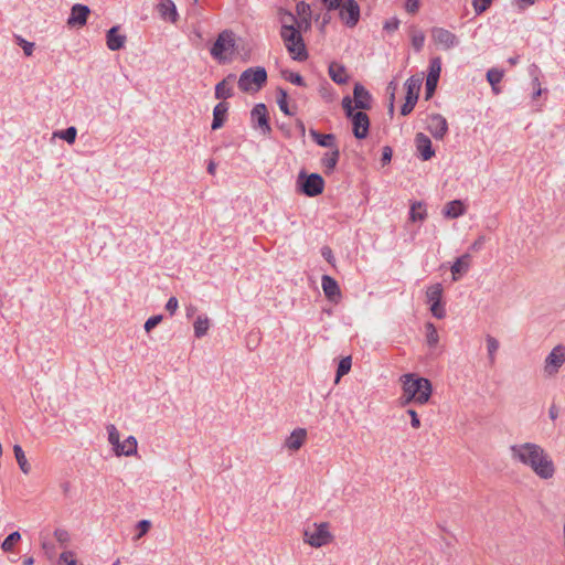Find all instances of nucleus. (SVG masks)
Returning a JSON list of instances; mask_svg holds the SVG:
<instances>
[{
    "label": "nucleus",
    "instance_id": "obj_1",
    "mask_svg": "<svg viewBox=\"0 0 565 565\" xmlns=\"http://www.w3.org/2000/svg\"><path fill=\"white\" fill-rule=\"evenodd\" d=\"M513 461L530 468L543 480L552 479L555 475V465L548 452L539 444L522 443L510 447Z\"/></svg>",
    "mask_w": 565,
    "mask_h": 565
},
{
    "label": "nucleus",
    "instance_id": "obj_2",
    "mask_svg": "<svg viewBox=\"0 0 565 565\" xmlns=\"http://www.w3.org/2000/svg\"><path fill=\"white\" fill-rule=\"evenodd\" d=\"M399 383L402 385V395L398 399L401 406L412 403L425 405L431 397L433 386L428 379L407 373L399 377Z\"/></svg>",
    "mask_w": 565,
    "mask_h": 565
},
{
    "label": "nucleus",
    "instance_id": "obj_3",
    "mask_svg": "<svg viewBox=\"0 0 565 565\" xmlns=\"http://www.w3.org/2000/svg\"><path fill=\"white\" fill-rule=\"evenodd\" d=\"M280 36L292 60L302 62L308 58L303 39L294 24H287L285 21L280 30Z\"/></svg>",
    "mask_w": 565,
    "mask_h": 565
},
{
    "label": "nucleus",
    "instance_id": "obj_4",
    "mask_svg": "<svg viewBox=\"0 0 565 565\" xmlns=\"http://www.w3.org/2000/svg\"><path fill=\"white\" fill-rule=\"evenodd\" d=\"M236 41L235 34L231 30H224L212 45L210 53L214 60L224 64L228 62L235 52Z\"/></svg>",
    "mask_w": 565,
    "mask_h": 565
},
{
    "label": "nucleus",
    "instance_id": "obj_5",
    "mask_svg": "<svg viewBox=\"0 0 565 565\" xmlns=\"http://www.w3.org/2000/svg\"><path fill=\"white\" fill-rule=\"evenodd\" d=\"M333 541V535L330 532L328 522L312 523L303 530V542L311 547L319 548L330 544Z\"/></svg>",
    "mask_w": 565,
    "mask_h": 565
},
{
    "label": "nucleus",
    "instance_id": "obj_6",
    "mask_svg": "<svg viewBox=\"0 0 565 565\" xmlns=\"http://www.w3.org/2000/svg\"><path fill=\"white\" fill-rule=\"evenodd\" d=\"M267 81V73L264 67H250L245 70L238 78V87L244 93L258 92Z\"/></svg>",
    "mask_w": 565,
    "mask_h": 565
},
{
    "label": "nucleus",
    "instance_id": "obj_7",
    "mask_svg": "<svg viewBox=\"0 0 565 565\" xmlns=\"http://www.w3.org/2000/svg\"><path fill=\"white\" fill-rule=\"evenodd\" d=\"M342 107L347 117L351 118L353 125V135L358 139H364L367 136L370 119L364 111L354 113L352 99L349 96L343 97Z\"/></svg>",
    "mask_w": 565,
    "mask_h": 565
},
{
    "label": "nucleus",
    "instance_id": "obj_8",
    "mask_svg": "<svg viewBox=\"0 0 565 565\" xmlns=\"http://www.w3.org/2000/svg\"><path fill=\"white\" fill-rule=\"evenodd\" d=\"M422 82H423V77H420V76H412L406 81V83H405L406 98H405V103L403 104V106L401 108V114L403 116L408 115L414 109V107L418 100Z\"/></svg>",
    "mask_w": 565,
    "mask_h": 565
},
{
    "label": "nucleus",
    "instance_id": "obj_9",
    "mask_svg": "<svg viewBox=\"0 0 565 565\" xmlns=\"http://www.w3.org/2000/svg\"><path fill=\"white\" fill-rule=\"evenodd\" d=\"M565 363V345L558 344L552 349L544 361V373L554 376Z\"/></svg>",
    "mask_w": 565,
    "mask_h": 565
},
{
    "label": "nucleus",
    "instance_id": "obj_10",
    "mask_svg": "<svg viewBox=\"0 0 565 565\" xmlns=\"http://www.w3.org/2000/svg\"><path fill=\"white\" fill-rule=\"evenodd\" d=\"M338 9L340 18L347 26L353 28L358 24L360 7L355 0H343Z\"/></svg>",
    "mask_w": 565,
    "mask_h": 565
},
{
    "label": "nucleus",
    "instance_id": "obj_11",
    "mask_svg": "<svg viewBox=\"0 0 565 565\" xmlns=\"http://www.w3.org/2000/svg\"><path fill=\"white\" fill-rule=\"evenodd\" d=\"M430 36L435 45L443 50H450L458 44V38L456 34L444 28H433Z\"/></svg>",
    "mask_w": 565,
    "mask_h": 565
},
{
    "label": "nucleus",
    "instance_id": "obj_12",
    "mask_svg": "<svg viewBox=\"0 0 565 565\" xmlns=\"http://www.w3.org/2000/svg\"><path fill=\"white\" fill-rule=\"evenodd\" d=\"M441 72V60L440 57H434L430 60L429 72L426 78V98H430L437 87V83Z\"/></svg>",
    "mask_w": 565,
    "mask_h": 565
},
{
    "label": "nucleus",
    "instance_id": "obj_13",
    "mask_svg": "<svg viewBox=\"0 0 565 565\" xmlns=\"http://www.w3.org/2000/svg\"><path fill=\"white\" fill-rule=\"evenodd\" d=\"M324 181L318 173H311L301 183V191L308 196H316L323 192Z\"/></svg>",
    "mask_w": 565,
    "mask_h": 565
},
{
    "label": "nucleus",
    "instance_id": "obj_14",
    "mask_svg": "<svg viewBox=\"0 0 565 565\" xmlns=\"http://www.w3.org/2000/svg\"><path fill=\"white\" fill-rule=\"evenodd\" d=\"M427 129L435 139H443L448 131V124L444 116L433 114L427 119Z\"/></svg>",
    "mask_w": 565,
    "mask_h": 565
},
{
    "label": "nucleus",
    "instance_id": "obj_15",
    "mask_svg": "<svg viewBox=\"0 0 565 565\" xmlns=\"http://www.w3.org/2000/svg\"><path fill=\"white\" fill-rule=\"evenodd\" d=\"M89 13L90 9L87 6L81 3L74 4L67 19V25L70 28L84 26L87 23Z\"/></svg>",
    "mask_w": 565,
    "mask_h": 565
},
{
    "label": "nucleus",
    "instance_id": "obj_16",
    "mask_svg": "<svg viewBox=\"0 0 565 565\" xmlns=\"http://www.w3.org/2000/svg\"><path fill=\"white\" fill-rule=\"evenodd\" d=\"M252 120L255 127L259 128L265 135L271 131L268 122V111L265 104H257L252 110Z\"/></svg>",
    "mask_w": 565,
    "mask_h": 565
},
{
    "label": "nucleus",
    "instance_id": "obj_17",
    "mask_svg": "<svg viewBox=\"0 0 565 565\" xmlns=\"http://www.w3.org/2000/svg\"><path fill=\"white\" fill-rule=\"evenodd\" d=\"M372 97L369 90L361 84H355L353 89L352 106L353 109H370Z\"/></svg>",
    "mask_w": 565,
    "mask_h": 565
},
{
    "label": "nucleus",
    "instance_id": "obj_18",
    "mask_svg": "<svg viewBox=\"0 0 565 565\" xmlns=\"http://www.w3.org/2000/svg\"><path fill=\"white\" fill-rule=\"evenodd\" d=\"M321 286L324 296L332 302H339L341 299V290L334 278L328 275H323L321 278Z\"/></svg>",
    "mask_w": 565,
    "mask_h": 565
},
{
    "label": "nucleus",
    "instance_id": "obj_19",
    "mask_svg": "<svg viewBox=\"0 0 565 565\" xmlns=\"http://www.w3.org/2000/svg\"><path fill=\"white\" fill-rule=\"evenodd\" d=\"M235 75L228 74L223 81L215 86V98L225 100L233 96V84L235 82Z\"/></svg>",
    "mask_w": 565,
    "mask_h": 565
},
{
    "label": "nucleus",
    "instance_id": "obj_20",
    "mask_svg": "<svg viewBox=\"0 0 565 565\" xmlns=\"http://www.w3.org/2000/svg\"><path fill=\"white\" fill-rule=\"evenodd\" d=\"M126 35L119 33L118 25L110 28L106 34L107 47L110 51H118L122 49L126 43Z\"/></svg>",
    "mask_w": 565,
    "mask_h": 565
},
{
    "label": "nucleus",
    "instance_id": "obj_21",
    "mask_svg": "<svg viewBox=\"0 0 565 565\" xmlns=\"http://www.w3.org/2000/svg\"><path fill=\"white\" fill-rule=\"evenodd\" d=\"M415 143L423 160H429L435 154L431 141L425 134L418 132L415 137Z\"/></svg>",
    "mask_w": 565,
    "mask_h": 565
},
{
    "label": "nucleus",
    "instance_id": "obj_22",
    "mask_svg": "<svg viewBox=\"0 0 565 565\" xmlns=\"http://www.w3.org/2000/svg\"><path fill=\"white\" fill-rule=\"evenodd\" d=\"M307 431L303 428L295 429L290 436L286 439L285 446L292 451L299 450L305 444Z\"/></svg>",
    "mask_w": 565,
    "mask_h": 565
},
{
    "label": "nucleus",
    "instance_id": "obj_23",
    "mask_svg": "<svg viewBox=\"0 0 565 565\" xmlns=\"http://www.w3.org/2000/svg\"><path fill=\"white\" fill-rule=\"evenodd\" d=\"M158 12L162 19L174 23L178 20V12L172 0H161L158 4Z\"/></svg>",
    "mask_w": 565,
    "mask_h": 565
},
{
    "label": "nucleus",
    "instance_id": "obj_24",
    "mask_svg": "<svg viewBox=\"0 0 565 565\" xmlns=\"http://www.w3.org/2000/svg\"><path fill=\"white\" fill-rule=\"evenodd\" d=\"M466 213V206L462 201L454 200L445 204L443 214L447 218H457Z\"/></svg>",
    "mask_w": 565,
    "mask_h": 565
},
{
    "label": "nucleus",
    "instance_id": "obj_25",
    "mask_svg": "<svg viewBox=\"0 0 565 565\" xmlns=\"http://www.w3.org/2000/svg\"><path fill=\"white\" fill-rule=\"evenodd\" d=\"M138 443L134 436H129L124 441H120L119 447L115 450V455L120 456H134L137 454Z\"/></svg>",
    "mask_w": 565,
    "mask_h": 565
},
{
    "label": "nucleus",
    "instance_id": "obj_26",
    "mask_svg": "<svg viewBox=\"0 0 565 565\" xmlns=\"http://www.w3.org/2000/svg\"><path fill=\"white\" fill-rule=\"evenodd\" d=\"M470 267V255L465 254L456 259L451 266L452 280L457 281L460 275L468 271Z\"/></svg>",
    "mask_w": 565,
    "mask_h": 565
},
{
    "label": "nucleus",
    "instance_id": "obj_27",
    "mask_svg": "<svg viewBox=\"0 0 565 565\" xmlns=\"http://www.w3.org/2000/svg\"><path fill=\"white\" fill-rule=\"evenodd\" d=\"M228 110V104L225 102H220L213 109V121L212 129L216 130L221 128L226 119Z\"/></svg>",
    "mask_w": 565,
    "mask_h": 565
},
{
    "label": "nucleus",
    "instance_id": "obj_28",
    "mask_svg": "<svg viewBox=\"0 0 565 565\" xmlns=\"http://www.w3.org/2000/svg\"><path fill=\"white\" fill-rule=\"evenodd\" d=\"M329 76L337 84H345L349 78L345 67L337 62L329 65Z\"/></svg>",
    "mask_w": 565,
    "mask_h": 565
},
{
    "label": "nucleus",
    "instance_id": "obj_29",
    "mask_svg": "<svg viewBox=\"0 0 565 565\" xmlns=\"http://www.w3.org/2000/svg\"><path fill=\"white\" fill-rule=\"evenodd\" d=\"M310 136L321 147L331 148V149L337 147V145H335V136L332 135V134L323 135V134L318 132L315 129H311L310 130Z\"/></svg>",
    "mask_w": 565,
    "mask_h": 565
},
{
    "label": "nucleus",
    "instance_id": "obj_30",
    "mask_svg": "<svg viewBox=\"0 0 565 565\" xmlns=\"http://www.w3.org/2000/svg\"><path fill=\"white\" fill-rule=\"evenodd\" d=\"M340 158V151L338 147L333 148L331 152H327L322 158V164L326 168V172L330 173L332 172Z\"/></svg>",
    "mask_w": 565,
    "mask_h": 565
},
{
    "label": "nucleus",
    "instance_id": "obj_31",
    "mask_svg": "<svg viewBox=\"0 0 565 565\" xmlns=\"http://www.w3.org/2000/svg\"><path fill=\"white\" fill-rule=\"evenodd\" d=\"M13 452L21 471L24 475H28L31 471V466L25 457L22 447L20 445H14Z\"/></svg>",
    "mask_w": 565,
    "mask_h": 565
},
{
    "label": "nucleus",
    "instance_id": "obj_32",
    "mask_svg": "<svg viewBox=\"0 0 565 565\" xmlns=\"http://www.w3.org/2000/svg\"><path fill=\"white\" fill-rule=\"evenodd\" d=\"M193 328H194V335L196 338L204 337L207 333L209 328H210L209 318L206 316H199L193 323Z\"/></svg>",
    "mask_w": 565,
    "mask_h": 565
},
{
    "label": "nucleus",
    "instance_id": "obj_33",
    "mask_svg": "<svg viewBox=\"0 0 565 565\" xmlns=\"http://www.w3.org/2000/svg\"><path fill=\"white\" fill-rule=\"evenodd\" d=\"M411 42L415 51H422L425 44V34L422 30H418L416 26H412L409 29Z\"/></svg>",
    "mask_w": 565,
    "mask_h": 565
},
{
    "label": "nucleus",
    "instance_id": "obj_34",
    "mask_svg": "<svg viewBox=\"0 0 565 565\" xmlns=\"http://www.w3.org/2000/svg\"><path fill=\"white\" fill-rule=\"evenodd\" d=\"M503 71L499 68H490L487 72V79L490 83L492 90L495 94H499L500 89L497 87V85L502 81L503 78Z\"/></svg>",
    "mask_w": 565,
    "mask_h": 565
},
{
    "label": "nucleus",
    "instance_id": "obj_35",
    "mask_svg": "<svg viewBox=\"0 0 565 565\" xmlns=\"http://www.w3.org/2000/svg\"><path fill=\"white\" fill-rule=\"evenodd\" d=\"M441 297H443L441 284H434L427 288V290H426L427 302H429V303L441 302Z\"/></svg>",
    "mask_w": 565,
    "mask_h": 565
},
{
    "label": "nucleus",
    "instance_id": "obj_36",
    "mask_svg": "<svg viewBox=\"0 0 565 565\" xmlns=\"http://www.w3.org/2000/svg\"><path fill=\"white\" fill-rule=\"evenodd\" d=\"M486 342H487V350H488V360H489V363L491 365H493L495 362V354H497V351L499 350L500 344H499V341L490 334H488L486 337Z\"/></svg>",
    "mask_w": 565,
    "mask_h": 565
},
{
    "label": "nucleus",
    "instance_id": "obj_37",
    "mask_svg": "<svg viewBox=\"0 0 565 565\" xmlns=\"http://www.w3.org/2000/svg\"><path fill=\"white\" fill-rule=\"evenodd\" d=\"M411 220L413 222H416V221H424L427 216V213H426V210H425V206L422 202H415L412 204L411 206Z\"/></svg>",
    "mask_w": 565,
    "mask_h": 565
},
{
    "label": "nucleus",
    "instance_id": "obj_38",
    "mask_svg": "<svg viewBox=\"0 0 565 565\" xmlns=\"http://www.w3.org/2000/svg\"><path fill=\"white\" fill-rule=\"evenodd\" d=\"M426 342L430 348H435L439 342V335L436 327L431 322L425 324Z\"/></svg>",
    "mask_w": 565,
    "mask_h": 565
},
{
    "label": "nucleus",
    "instance_id": "obj_39",
    "mask_svg": "<svg viewBox=\"0 0 565 565\" xmlns=\"http://www.w3.org/2000/svg\"><path fill=\"white\" fill-rule=\"evenodd\" d=\"M21 540V534L18 531L9 534L1 543V550L6 553L13 551L14 545Z\"/></svg>",
    "mask_w": 565,
    "mask_h": 565
},
{
    "label": "nucleus",
    "instance_id": "obj_40",
    "mask_svg": "<svg viewBox=\"0 0 565 565\" xmlns=\"http://www.w3.org/2000/svg\"><path fill=\"white\" fill-rule=\"evenodd\" d=\"M351 366H352V359L350 355L342 358L340 360L338 370H337L335 383H339L340 379L350 372Z\"/></svg>",
    "mask_w": 565,
    "mask_h": 565
},
{
    "label": "nucleus",
    "instance_id": "obj_41",
    "mask_svg": "<svg viewBox=\"0 0 565 565\" xmlns=\"http://www.w3.org/2000/svg\"><path fill=\"white\" fill-rule=\"evenodd\" d=\"M77 135V129L75 127H68L65 130H60L54 132V137L65 140L67 143L72 145L75 142Z\"/></svg>",
    "mask_w": 565,
    "mask_h": 565
},
{
    "label": "nucleus",
    "instance_id": "obj_42",
    "mask_svg": "<svg viewBox=\"0 0 565 565\" xmlns=\"http://www.w3.org/2000/svg\"><path fill=\"white\" fill-rule=\"evenodd\" d=\"M106 429L108 433V441L113 446V450L115 451L117 449V447H119V444H120L119 431L116 428V426L113 424L107 425Z\"/></svg>",
    "mask_w": 565,
    "mask_h": 565
},
{
    "label": "nucleus",
    "instance_id": "obj_43",
    "mask_svg": "<svg viewBox=\"0 0 565 565\" xmlns=\"http://www.w3.org/2000/svg\"><path fill=\"white\" fill-rule=\"evenodd\" d=\"M56 565H81V564H78L74 552L65 551L60 554Z\"/></svg>",
    "mask_w": 565,
    "mask_h": 565
},
{
    "label": "nucleus",
    "instance_id": "obj_44",
    "mask_svg": "<svg viewBox=\"0 0 565 565\" xmlns=\"http://www.w3.org/2000/svg\"><path fill=\"white\" fill-rule=\"evenodd\" d=\"M281 76L286 81H288V82H290V83H292L295 85H298V86H305L306 85L303 77L299 73H295V72L286 70V71L281 72Z\"/></svg>",
    "mask_w": 565,
    "mask_h": 565
},
{
    "label": "nucleus",
    "instance_id": "obj_45",
    "mask_svg": "<svg viewBox=\"0 0 565 565\" xmlns=\"http://www.w3.org/2000/svg\"><path fill=\"white\" fill-rule=\"evenodd\" d=\"M53 535L56 542H58L61 545H66L71 541L70 532L63 527L55 529Z\"/></svg>",
    "mask_w": 565,
    "mask_h": 565
},
{
    "label": "nucleus",
    "instance_id": "obj_46",
    "mask_svg": "<svg viewBox=\"0 0 565 565\" xmlns=\"http://www.w3.org/2000/svg\"><path fill=\"white\" fill-rule=\"evenodd\" d=\"M277 103H278L280 110L285 115H288V116L291 115L289 107H288V103H287V93L284 89H279V97L277 99Z\"/></svg>",
    "mask_w": 565,
    "mask_h": 565
},
{
    "label": "nucleus",
    "instance_id": "obj_47",
    "mask_svg": "<svg viewBox=\"0 0 565 565\" xmlns=\"http://www.w3.org/2000/svg\"><path fill=\"white\" fill-rule=\"evenodd\" d=\"M430 311L437 319H443L446 316V310L441 302L430 303Z\"/></svg>",
    "mask_w": 565,
    "mask_h": 565
},
{
    "label": "nucleus",
    "instance_id": "obj_48",
    "mask_svg": "<svg viewBox=\"0 0 565 565\" xmlns=\"http://www.w3.org/2000/svg\"><path fill=\"white\" fill-rule=\"evenodd\" d=\"M19 45L23 49V52L26 56H31L34 51V43L29 42L22 38H18Z\"/></svg>",
    "mask_w": 565,
    "mask_h": 565
},
{
    "label": "nucleus",
    "instance_id": "obj_49",
    "mask_svg": "<svg viewBox=\"0 0 565 565\" xmlns=\"http://www.w3.org/2000/svg\"><path fill=\"white\" fill-rule=\"evenodd\" d=\"M161 321H162V316H161V315L150 317V318L146 321V323H145V330H146L147 332H149V331H150V330H152L154 327H157Z\"/></svg>",
    "mask_w": 565,
    "mask_h": 565
},
{
    "label": "nucleus",
    "instance_id": "obj_50",
    "mask_svg": "<svg viewBox=\"0 0 565 565\" xmlns=\"http://www.w3.org/2000/svg\"><path fill=\"white\" fill-rule=\"evenodd\" d=\"M151 523L148 520H141L138 522L137 527L139 530L138 535L136 536V540H139L150 529Z\"/></svg>",
    "mask_w": 565,
    "mask_h": 565
},
{
    "label": "nucleus",
    "instance_id": "obj_51",
    "mask_svg": "<svg viewBox=\"0 0 565 565\" xmlns=\"http://www.w3.org/2000/svg\"><path fill=\"white\" fill-rule=\"evenodd\" d=\"M420 7V0H406L405 2V10L408 13L415 14Z\"/></svg>",
    "mask_w": 565,
    "mask_h": 565
},
{
    "label": "nucleus",
    "instance_id": "obj_52",
    "mask_svg": "<svg viewBox=\"0 0 565 565\" xmlns=\"http://www.w3.org/2000/svg\"><path fill=\"white\" fill-rule=\"evenodd\" d=\"M491 0H473V8L477 13H482L490 6Z\"/></svg>",
    "mask_w": 565,
    "mask_h": 565
},
{
    "label": "nucleus",
    "instance_id": "obj_53",
    "mask_svg": "<svg viewBox=\"0 0 565 565\" xmlns=\"http://www.w3.org/2000/svg\"><path fill=\"white\" fill-rule=\"evenodd\" d=\"M398 26H399V20L397 18H392L384 23L383 28L387 32H395L398 29Z\"/></svg>",
    "mask_w": 565,
    "mask_h": 565
},
{
    "label": "nucleus",
    "instance_id": "obj_54",
    "mask_svg": "<svg viewBox=\"0 0 565 565\" xmlns=\"http://www.w3.org/2000/svg\"><path fill=\"white\" fill-rule=\"evenodd\" d=\"M407 414L411 416V425H412V427L415 428V429H418L422 424H420V419H419L417 413L414 409L409 408L407 411Z\"/></svg>",
    "mask_w": 565,
    "mask_h": 565
},
{
    "label": "nucleus",
    "instance_id": "obj_55",
    "mask_svg": "<svg viewBox=\"0 0 565 565\" xmlns=\"http://www.w3.org/2000/svg\"><path fill=\"white\" fill-rule=\"evenodd\" d=\"M321 255L328 263L333 264L334 256L332 249L329 246H323L321 248Z\"/></svg>",
    "mask_w": 565,
    "mask_h": 565
},
{
    "label": "nucleus",
    "instance_id": "obj_56",
    "mask_svg": "<svg viewBox=\"0 0 565 565\" xmlns=\"http://www.w3.org/2000/svg\"><path fill=\"white\" fill-rule=\"evenodd\" d=\"M179 302L175 297L169 298L166 305V309L170 312V315H173L178 309Z\"/></svg>",
    "mask_w": 565,
    "mask_h": 565
},
{
    "label": "nucleus",
    "instance_id": "obj_57",
    "mask_svg": "<svg viewBox=\"0 0 565 565\" xmlns=\"http://www.w3.org/2000/svg\"><path fill=\"white\" fill-rule=\"evenodd\" d=\"M486 242V236L481 235L479 236L475 242L473 244L471 245V249L475 250V252H478L482 248L483 244Z\"/></svg>",
    "mask_w": 565,
    "mask_h": 565
},
{
    "label": "nucleus",
    "instance_id": "obj_58",
    "mask_svg": "<svg viewBox=\"0 0 565 565\" xmlns=\"http://www.w3.org/2000/svg\"><path fill=\"white\" fill-rule=\"evenodd\" d=\"M328 10H335L343 0H322Z\"/></svg>",
    "mask_w": 565,
    "mask_h": 565
},
{
    "label": "nucleus",
    "instance_id": "obj_59",
    "mask_svg": "<svg viewBox=\"0 0 565 565\" xmlns=\"http://www.w3.org/2000/svg\"><path fill=\"white\" fill-rule=\"evenodd\" d=\"M392 159V150L390 147H384L383 149V154H382V162L385 164V163H388Z\"/></svg>",
    "mask_w": 565,
    "mask_h": 565
},
{
    "label": "nucleus",
    "instance_id": "obj_60",
    "mask_svg": "<svg viewBox=\"0 0 565 565\" xmlns=\"http://www.w3.org/2000/svg\"><path fill=\"white\" fill-rule=\"evenodd\" d=\"M388 89L392 90V93H391V103H390V113L392 114L394 111V92L396 89V84L394 82H391L388 84Z\"/></svg>",
    "mask_w": 565,
    "mask_h": 565
},
{
    "label": "nucleus",
    "instance_id": "obj_61",
    "mask_svg": "<svg viewBox=\"0 0 565 565\" xmlns=\"http://www.w3.org/2000/svg\"><path fill=\"white\" fill-rule=\"evenodd\" d=\"M310 11V8L305 2H300L297 4V12L301 15L307 14Z\"/></svg>",
    "mask_w": 565,
    "mask_h": 565
},
{
    "label": "nucleus",
    "instance_id": "obj_62",
    "mask_svg": "<svg viewBox=\"0 0 565 565\" xmlns=\"http://www.w3.org/2000/svg\"><path fill=\"white\" fill-rule=\"evenodd\" d=\"M548 415H550V418H551L552 420H555V419L557 418V416H558V411H557V408H556L555 406H552V407L550 408V411H548Z\"/></svg>",
    "mask_w": 565,
    "mask_h": 565
},
{
    "label": "nucleus",
    "instance_id": "obj_63",
    "mask_svg": "<svg viewBox=\"0 0 565 565\" xmlns=\"http://www.w3.org/2000/svg\"><path fill=\"white\" fill-rule=\"evenodd\" d=\"M215 171H216V164L214 161H210L209 166H207V172L210 174H215Z\"/></svg>",
    "mask_w": 565,
    "mask_h": 565
},
{
    "label": "nucleus",
    "instance_id": "obj_64",
    "mask_svg": "<svg viewBox=\"0 0 565 565\" xmlns=\"http://www.w3.org/2000/svg\"><path fill=\"white\" fill-rule=\"evenodd\" d=\"M23 565H33L34 564V558L32 556H29V557H25L23 559Z\"/></svg>",
    "mask_w": 565,
    "mask_h": 565
}]
</instances>
